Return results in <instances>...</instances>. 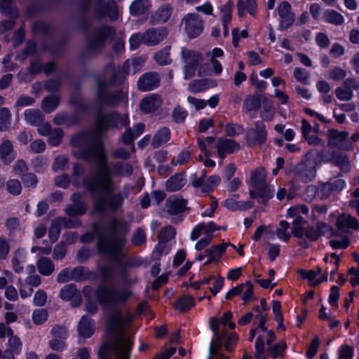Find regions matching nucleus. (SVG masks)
Segmentation results:
<instances>
[{"mask_svg": "<svg viewBox=\"0 0 359 359\" xmlns=\"http://www.w3.org/2000/svg\"><path fill=\"white\" fill-rule=\"evenodd\" d=\"M133 315L128 311L114 309L108 316L107 332L109 338L107 344L102 347L104 349L112 348L116 352L117 359H129L132 342L124 334V331L130 327Z\"/></svg>", "mask_w": 359, "mask_h": 359, "instance_id": "1", "label": "nucleus"}, {"mask_svg": "<svg viewBox=\"0 0 359 359\" xmlns=\"http://www.w3.org/2000/svg\"><path fill=\"white\" fill-rule=\"evenodd\" d=\"M83 292L86 298V309L90 313H95L97 310L95 303L92 302L94 299L106 309L114 308L118 304L123 303L132 295V292L128 286L114 290L100 287L96 291L92 287L86 286L83 288Z\"/></svg>", "mask_w": 359, "mask_h": 359, "instance_id": "2", "label": "nucleus"}, {"mask_svg": "<svg viewBox=\"0 0 359 359\" xmlns=\"http://www.w3.org/2000/svg\"><path fill=\"white\" fill-rule=\"evenodd\" d=\"M231 312L227 311L224 313L220 320L217 318L210 320V328L217 339H213L211 342L209 359H229V358L224 355L222 352V344L224 343L225 349L227 351H231L238 340V336L236 333L229 334L223 333L220 334L219 327L221 325H223L224 327H229L230 329H234L236 325L231 321Z\"/></svg>", "mask_w": 359, "mask_h": 359, "instance_id": "3", "label": "nucleus"}, {"mask_svg": "<svg viewBox=\"0 0 359 359\" xmlns=\"http://www.w3.org/2000/svg\"><path fill=\"white\" fill-rule=\"evenodd\" d=\"M102 164L103 167L98 177L88 186L90 189L99 193V198L95 200V208L97 210H115L121 206L124 198L120 194H108L111 188L109 173L103 162Z\"/></svg>", "mask_w": 359, "mask_h": 359, "instance_id": "4", "label": "nucleus"}, {"mask_svg": "<svg viewBox=\"0 0 359 359\" xmlns=\"http://www.w3.org/2000/svg\"><path fill=\"white\" fill-rule=\"evenodd\" d=\"M254 310L259 313L255 317L259 321V325L256 328L250 330L249 340L252 341L255 336L258 334L255 343V357L257 359H265L263 356V353L265 351V341L270 346L271 343L275 339V334L272 331L267 330L264 327L266 321L265 313L259 311V306H256Z\"/></svg>", "mask_w": 359, "mask_h": 359, "instance_id": "5", "label": "nucleus"}, {"mask_svg": "<svg viewBox=\"0 0 359 359\" xmlns=\"http://www.w3.org/2000/svg\"><path fill=\"white\" fill-rule=\"evenodd\" d=\"M266 173L263 168L255 169L250 175V194L259 203H264L273 195L274 189L266 184Z\"/></svg>", "mask_w": 359, "mask_h": 359, "instance_id": "6", "label": "nucleus"}, {"mask_svg": "<svg viewBox=\"0 0 359 359\" xmlns=\"http://www.w3.org/2000/svg\"><path fill=\"white\" fill-rule=\"evenodd\" d=\"M71 142L82 151L85 157H105L107 154L102 142L86 134L74 135Z\"/></svg>", "mask_w": 359, "mask_h": 359, "instance_id": "7", "label": "nucleus"}, {"mask_svg": "<svg viewBox=\"0 0 359 359\" xmlns=\"http://www.w3.org/2000/svg\"><path fill=\"white\" fill-rule=\"evenodd\" d=\"M180 27L189 38L194 39L202 34L204 21L198 14L189 13L183 17Z\"/></svg>", "mask_w": 359, "mask_h": 359, "instance_id": "8", "label": "nucleus"}, {"mask_svg": "<svg viewBox=\"0 0 359 359\" xmlns=\"http://www.w3.org/2000/svg\"><path fill=\"white\" fill-rule=\"evenodd\" d=\"M129 124L128 115L121 116L114 113L108 115H100L96 121L95 127L97 130H105L111 127L122 128Z\"/></svg>", "mask_w": 359, "mask_h": 359, "instance_id": "9", "label": "nucleus"}, {"mask_svg": "<svg viewBox=\"0 0 359 359\" xmlns=\"http://www.w3.org/2000/svg\"><path fill=\"white\" fill-rule=\"evenodd\" d=\"M181 55L184 62V78L189 79L195 75L196 71L202 61V56L200 53L185 48H182Z\"/></svg>", "mask_w": 359, "mask_h": 359, "instance_id": "10", "label": "nucleus"}, {"mask_svg": "<svg viewBox=\"0 0 359 359\" xmlns=\"http://www.w3.org/2000/svg\"><path fill=\"white\" fill-rule=\"evenodd\" d=\"M215 231V226L213 222H209L208 224H199L192 231L191 239L196 240L199 236H203L196 244V249L201 250L206 247L212 239V233Z\"/></svg>", "mask_w": 359, "mask_h": 359, "instance_id": "11", "label": "nucleus"}, {"mask_svg": "<svg viewBox=\"0 0 359 359\" xmlns=\"http://www.w3.org/2000/svg\"><path fill=\"white\" fill-rule=\"evenodd\" d=\"M125 241L123 238H115L107 240H100L98 243L99 250L109 256H117L124 246Z\"/></svg>", "mask_w": 359, "mask_h": 359, "instance_id": "12", "label": "nucleus"}, {"mask_svg": "<svg viewBox=\"0 0 359 359\" xmlns=\"http://www.w3.org/2000/svg\"><path fill=\"white\" fill-rule=\"evenodd\" d=\"M318 130V126L312 128L306 120L302 121V133L308 143L311 145L323 147L324 142L317 136Z\"/></svg>", "mask_w": 359, "mask_h": 359, "instance_id": "13", "label": "nucleus"}, {"mask_svg": "<svg viewBox=\"0 0 359 359\" xmlns=\"http://www.w3.org/2000/svg\"><path fill=\"white\" fill-rule=\"evenodd\" d=\"M280 25L283 29L288 28L294 22V15L291 12V6L287 1H283L278 8Z\"/></svg>", "mask_w": 359, "mask_h": 359, "instance_id": "14", "label": "nucleus"}, {"mask_svg": "<svg viewBox=\"0 0 359 359\" xmlns=\"http://www.w3.org/2000/svg\"><path fill=\"white\" fill-rule=\"evenodd\" d=\"M144 33V44L155 46L163 41L168 35V31L164 27L149 29Z\"/></svg>", "mask_w": 359, "mask_h": 359, "instance_id": "15", "label": "nucleus"}, {"mask_svg": "<svg viewBox=\"0 0 359 359\" xmlns=\"http://www.w3.org/2000/svg\"><path fill=\"white\" fill-rule=\"evenodd\" d=\"M60 296L62 299L71 302L72 306H77L81 304V296L74 285H67L62 287Z\"/></svg>", "mask_w": 359, "mask_h": 359, "instance_id": "16", "label": "nucleus"}, {"mask_svg": "<svg viewBox=\"0 0 359 359\" xmlns=\"http://www.w3.org/2000/svg\"><path fill=\"white\" fill-rule=\"evenodd\" d=\"M159 77L156 73L149 72L144 74L137 81L138 88L142 91H149L157 87Z\"/></svg>", "mask_w": 359, "mask_h": 359, "instance_id": "17", "label": "nucleus"}, {"mask_svg": "<svg viewBox=\"0 0 359 359\" xmlns=\"http://www.w3.org/2000/svg\"><path fill=\"white\" fill-rule=\"evenodd\" d=\"M328 144L332 147H339L341 149H347L348 146L346 144L348 137L347 132H339L336 130H330L327 133Z\"/></svg>", "mask_w": 359, "mask_h": 359, "instance_id": "18", "label": "nucleus"}, {"mask_svg": "<svg viewBox=\"0 0 359 359\" xmlns=\"http://www.w3.org/2000/svg\"><path fill=\"white\" fill-rule=\"evenodd\" d=\"M163 103L161 97L157 94H150L142 99L140 109L144 113H151L158 109Z\"/></svg>", "mask_w": 359, "mask_h": 359, "instance_id": "19", "label": "nucleus"}, {"mask_svg": "<svg viewBox=\"0 0 359 359\" xmlns=\"http://www.w3.org/2000/svg\"><path fill=\"white\" fill-rule=\"evenodd\" d=\"M266 137L265 126L262 123H258L255 129H251L248 133V141L250 144L263 143Z\"/></svg>", "mask_w": 359, "mask_h": 359, "instance_id": "20", "label": "nucleus"}, {"mask_svg": "<svg viewBox=\"0 0 359 359\" xmlns=\"http://www.w3.org/2000/svg\"><path fill=\"white\" fill-rule=\"evenodd\" d=\"M233 6V1H228L220 7V18L223 26V34L225 37L229 34L228 26L231 21Z\"/></svg>", "mask_w": 359, "mask_h": 359, "instance_id": "21", "label": "nucleus"}, {"mask_svg": "<svg viewBox=\"0 0 359 359\" xmlns=\"http://www.w3.org/2000/svg\"><path fill=\"white\" fill-rule=\"evenodd\" d=\"M95 323L88 316H83L79 320L77 330L80 337L87 339L90 337L95 332Z\"/></svg>", "mask_w": 359, "mask_h": 359, "instance_id": "22", "label": "nucleus"}, {"mask_svg": "<svg viewBox=\"0 0 359 359\" xmlns=\"http://www.w3.org/2000/svg\"><path fill=\"white\" fill-rule=\"evenodd\" d=\"M322 269L320 268H318L317 271H301V276L302 278L307 279L311 286H317L327 280L328 269L327 268L325 269V274L322 278H318V276L320 275Z\"/></svg>", "mask_w": 359, "mask_h": 359, "instance_id": "23", "label": "nucleus"}, {"mask_svg": "<svg viewBox=\"0 0 359 359\" xmlns=\"http://www.w3.org/2000/svg\"><path fill=\"white\" fill-rule=\"evenodd\" d=\"M218 154L220 156L231 154L240 149V145L232 140H219L217 143Z\"/></svg>", "mask_w": 359, "mask_h": 359, "instance_id": "24", "label": "nucleus"}, {"mask_svg": "<svg viewBox=\"0 0 359 359\" xmlns=\"http://www.w3.org/2000/svg\"><path fill=\"white\" fill-rule=\"evenodd\" d=\"M216 86L217 82L214 79L195 80L189 84L188 89L190 92L196 93L215 87Z\"/></svg>", "mask_w": 359, "mask_h": 359, "instance_id": "25", "label": "nucleus"}, {"mask_svg": "<svg viewBox=\"0 0 359 359\" xmlns=\"http://www.w3.org/2000/svg\"><path fill=\"white\" fill-rule=\"evenodd\" d=\"M337 225L341 230L348 229H357L359 227V223L356 219L348 214L340 215L337 220Z\"/></svg>", "mask_w": 359, "mask_h": 359, "instance_id": "26", "label": "nucleus"}, {"mask_svg": "<svg viewBox=\"0 0 359 359\" xmlns=\"http://www.w3.org/2000/svg\"><path fill=\"white\" fill-rule=\"evenodd\" d=\"M80 198L81 196L79 194L73 195V203L66 209V212L69 215H80L85 212L86 206L83 202L80 201Z\"/></svg>", "mask_w": 359, "mask_h": 359, "instance_id": "27", "label": "nucleus"}, {"mask_svg": "<svg viewBox=\"0 0 359 359\" xmlns=\"http://www.w3.org/2000/svg\"><path fill=\"white\" fill-rule=\"evenodd\" d=\"M309 213V208L304 205H295L290 208L287 210V217H294L293 221L294 224H298L302 222V215H307Z\"/></svg>", "mask_w": 359, "mask_h": 359, "instance_id": "28", "label": "nucleus"}, {"mask_svg": "<svg viewBox=\"0 0 359 359\" xmlns=\"http://www.w3.org/2000/svg\"><path fill=\"white\" fill-rule=\"evenodd\" d=\"M144 130V125L143 123H137L134 126L133 128H129L126 130L123 135L122 140L126 144H130L133 140L137 138Z\"/></svg>", "mask_w": 359, "mask_h": 359, "instance_id": "29", "label": "nucleus"}, {"mask_svg": "<svg viewBox=\"0 0 359 359\" xmlns=\"http://www.w3.org/2000/svg\"><path fill=\"white\" fill-rule=\"evenodd\" d=\"M186 205L184 200L174 197L169 198L166 202L168 212L170 215H176L184 211Z\"/></svg>", "mask_w": 359, "mask_h": 359, "instance_id": "30", "label": "nucleus"}, {"mask_svg": "<svg viewBox=\"0 0 359 359\" xmlns=\"http://www.w3.org/2000/svg\"><path fill=\"white\" fill-rule=\"evenodd\" d=\"M172 13V8L169 5L160 7L152 15V20L156 23H163L168 20Z\"/></svg>", "mask_w": 359, "mask_h": 359, "instance_id": "31", "label": "nucleus"}, {"mask_svg": "<svg viewBox=\"0 0 359 359\" xmlns=\"http://www.w3.org/2000/svg\"><path fill=\"white\" fill-rule=\"evenodd\" d=\"M237 8L240 16L244 15L245 12L254 15L257 8V0H238Z\"/></svg>", "mask_w": 359, "mask_h": 359, "instance_id": "32", "label": "nucleus"}, {"mask_svg": "<svg viewBox=\"0 0 359 359\" xmlns=\"http://www.w3.org/2000/svg\"><path fill=\"white\" fill-rule=\"evenodd\" d=\"M151 6L149 0H135L130 6V13L133 15H140L147 12Z\"/></svg>", "mask_w": 359, "mask_h": 359, "instance_id": "33", "label": "nucleus"}, {"mask_svg": "<svg viewBox=\"0 0 359 359\" xmlns=\"http://www.w3.org/2000/svg\"><path fill=\"white\" fill-rule=\"evenodd\" d=\"M8 342L6 344L7 348L5 351H9L13 354H19L22 351V343L20 338L14 334V332H12V334H10L8 337Z\"/></svg>", "mask_w": 359, "mask_h": 359, "instance_id": "34", "label": "nucleus"}, {"mask_svg": "<svg viewBox=\"0 0 359 359\" xmlns=\"http://www.w3.org/2000/svg\"><path fill=\"white\" fill-rule=\"evenodd\" d=\"M227 245L228 244L226 243H223L212 246L211 248L208 250L206 251V254L208 259L205 262V264H208L212 262L219 259L222 254L226 250Z\"/></svg>", "mask_w": 359, "mask_h": 359, "instance_id": "35", "label": "nucleus"}, {"mask_svg": "<svg viewBox=\"0 0 359 359\" xmlns=\"http://www.w3.org/2000/svg\"><path fill=\"white\" fill-rule=\"evenodd\" d=\"M144 59L143 57H136L131 60H127L123 65V70L128 74H134L140 71L143 64Z\"/></svg>", "mask_w": 359, "mask_h": 359, "instance_id": "36", "label": "nucleus"}, {"mask_svg": "<svg viewBox=\"0 0 359 359\" xmlns=\"http://www.w3.org/2000/svg\"><path fill=\"white\" fill-rule=\"evenodd\" d=\"M185 184V180L182 175H177L170 177L166 182V188L170 191H176L182 189Z\"/></svg>", "mask_w": 359, "mask_h": 359, "instance_id": "37", "label": "nucleus"}, {"mask_svg": "<svg viewBox=\"0 0 359 359\" xmlns=\"http://www.w3.org/2000/svg\"><path fill=\"white\" fill-rule=\"evenodd\" d=\"M170 131L168 128H163L157 131L154 136L152 145L154 148L160 147L161 144L167 142L170 139Z\"/></svg>", "mask_w": 359, "mask_h": 359, "instance_id": "38", "label": "nucleus"}, {"mask_svg": "<svg viewBox=\"0 0 359 359\" xmlns=\"http://www.w3.org/2000/svg\"><path fill=\"white\" fill-rule=\"evenodd\" d=\"M323 18L326 22L336 25H341L344 22L343 15L334 10L326 11L324 13Z\"/></svg>", "mask_w": 359, "mask_h": 359, "instance_id": "39", "label": "nucleus"}, {"mask_svg": "<svg viewBox=\"0 0 359 359\" xmlns=\"http://www.w3.org/2000/svg\"><path fill=\"white\" fill-rule=\"evenodd\" d=\"M38 270L43 276H48L54 271L52 261L48 258H41L37 262Z\"/></svg>", "mask_w": 359, "mask_h": 359, "instance_id": "40", "label": "nucleus"}, {"mask_svg": "<svg viewBox=\"0 0 359 359\" xmlns=\"http://www.w3.org/2000/svg\"><path fill=\"white\" fill-rule=\"evenodd\" d=\"M25 262V252L22 249H19L15 252L13 258V268L16 273H20L23 270L22 264Z\"/></svg>", "mask_w": 359, "mask_h": 359, "instance_id": "41", "label": "nucleus"}, {"mask_svg": "<svg viewBox=\"0 0 359 359\" xmlns=\"http://www.w3.org/2000/svg\"><path fill=\"white\" fill-rule=\"evenodd\" d=\"M26 121L32 125H38L42 120L40 111L37 109H29L25 111Z\"/></svg>", "mask_w": 359, "mask_h": 359, "instance_id": "42", "label": "nucleus"}, {"mask_svg": "<svg viewBox=\"0 0 359 359\" xmlns=\"http://www.w3.org/2000/svg\"><path fill=\"white\" fill-rule=\"evenodd\" d=\"M63 223L64 219L62 218H58L53 222L49 229V238L51 242L53 243L57 239L60 233V226Z\"/></svg>", "mask_w": 359, "mask_h": 359, "instance_id": "43", "label": "nucleus"}, {"mask_svg": "<svg viewBox=\"0 0 359 359\" xmlns=\"http://www.w3.org/2000/svg\"><path fill=\"white\" fill-rule=\"evenodd\" d=\"M293 76L298 82L302 83L305 85L310 84L309 73L302 68H295L293 71Z\"/></svg>", "mask_w": 359, "mask_h": 359, "instance_id": "44", "label": "nucleus"}, {"mask_svg": "<svg viewBox=\"0 0 359 359\" xmlns=\"http://www.w3.org/2000/svg\"><path fill=\"white\" fill-rule=\"evenodd\" d=\"M335 95L341 101H348L352 99L353 93L351 89L343 85L335 89Z\"/></svg>", "mask_w": 359, "mask_h": 359, "instance_id": "45", "label": "nucleus"}, {"mask_svg": "<svg viewBox=\"0 0 359 359\" xmlns=\"http://www.w3.org/2000/svg\"><path fill=\"white\" fill-rule=\"evenodd\" d=\"M263 111L261 114V117L263 120L271 121L273 117V112L272 111L273 103L271 100L265 99L262 102Z\"/></svg>", "mask_w": 359, "mask_h": 359, "instance_id": "46", "label": "nucleus"}, {"mask_svg": "<svg viewBox=\"0 0 359 359\" xmlns=\"http://www.w3.org/2000/svg\"><path fill=\"white\" fill-rule=\"evenodd\" d=\"M59 99L57 96L53 95L45 98L42 103L43 110L48 113L52 112L57 107Z\"/></svg>", "mask_w": 359, "mask_h": 359, "instance_id": "47", "label": "nucleus"}, {"mask_svg": "<svg viewBox=\"0 0 359 359\" xmlns=\"http://www.w3.org/2000/svg\"><path fill=\"white\" fill-rule=\"evenodd\" d=\"M194 303V298L189 295L180 297L175 304V307L181 311L189 309Z\"/></svg>", "mask_w": 359, "mask_h": 359, "instance_id": "48", "label": "nucleus"}, {"mask_svg": "<svg viewBox=\"0 0 359 359\" xmlns=\"http://www.w3.org/2000/svg\"><path fill=\"white\" fill-rule=\"evenodd\" d=\"M63 133L61 129L55 128L52 130L48 135V142L52 146L59 145L62 140Z\"/></svg>", "mask_w": 359, "mask_h": 359, "instance_id": "49", "label": "nucleus"}, {"mask_svg": "<svg viewBox=\"0 0 359 359\" xmlns=\"http://www.w3.org/2000/svg\"><path fill=\"white\" fill-rule=\"evenodd\" d=\"M325 162H330L338 166L341 171L348 172L350 170L351 165L348 158H326Z\"/></svg>", "mask_w": 359, "mask_h": 359, "instance_id": "50", "label": "nucleus"}, {"mask_svg": "<svg viewBox=\"0 0 359 359\" xmlns=\"http://www.w3.org/2000/svg\"><path fill=\"white\" fill-rule=\"evenodd\" d=\"M346 74V70L339 67H334L328 72L329 79L336 81L343 80Z\"/></svg>", "mask_w": 359, "mask_h": 359, "instance_id": "51", "label": "nucleus"}, {"mask_svg": "<svg viewBox=\"0 0 359 359\" xmlns=\"http://www.w3.org/2000/svg\"><path fill=\"white\" fill-rule=\"evenodd\" d=\"M289 226L288 222L285 221L280 222V226L276 230V235L280 240L287 241L290 238V234L287 232Z\"/></svg>", "mask_w": 359, "mask_h": 359, "instance_id": "52", "label": "nucleus"}, {"mask_svg": "<svg viewBox=\"0 0 359 359\" xmlns=\"http://www.w3.org/2000/svg\"><path fill=\"white\" fill-rule=\"evenodd\" d=\"M144 33H135L133 34L130 39V48L131 50L137 49L142 43L144 44Z\"/></svg>", "mask_w": 359, "mask_h": 359, "instance_id": "53", "label": "nucleus"}, {"mask_svg": "<svg viewBox=\"0 0 359 359\" xmlns=\"http://www.w3.org/2000/svg\"><path fill=\"white\" fill-rule=\"evenodd\" d=\"M259 106V101L255 96H248L243 104V109L246 112L256 110Z\"/></svg>", "mask_w": 359, "mask_h": 359, "instance_id": "54", "label": "nucleus"}, {"mask_svg": "<svg viewBox=\"0 0 359 359\" xmlns=\"http://www.w3.org/2000/svg\"><path fill=\"white\" fill-rule=\"evenodd\" d=\"M155 60L161 65H166L171 62L169 54V48H165L158 52L155 55Z\"/></svg>", "mask_w": 359, "mask_h": 359, "instance_id": "55", "label": "nucleus"}, {"mask_svg": "<svg viewBox=\"0 0 359 359\" xmlns=\"http://www.w3.org/2000/svg\"><path fill=\"white\" fill-rule=\"evenodd\" d=\"M14 155L13 145L8 140H4L0 144V157Z\"/></svg>", "mask_w": 359, "mask_h": 359, "instance_id": "56", "label": "nucleus"}, {"mask_svg": "<svg viewBox=\"0 0 359 359\" xmlns=\"http://www.w3.org/2000/svg\"><path fill=\"white\" fill-rule=\"evenodd\" d=\"M48 319V313L44 309L34 310L32 313V320L36 325H41Z\"/></svg>", "mask_w": 359, "mask_h": 359, "instance_id": "57", "label": "nucleus"}, {"mask_svg": "<svg viewBox=\"0 0 359 359\" xmlns=\"http://www.w3.org/2000/svg\"><path fill=\"white\" fill-rule=\"evenodd\" d=\"M114 29L110 27H104L96 34V40L99 43L104 42L109 36L114 34Z\"/></svg>", "mask_w": 359, "mask_h": 359, "instance_id": "58", "label": "nucleus"}, {"mask_svg": "<svg viewBox=\"0 0 359 359\" xmlns=\"http://www.w3.org/2000/svg\"><path fill=\"white\" fill-rule=\"evenodd\" d=\"M11 114L6 108L0 109V130H5L10 124Z\"/></svg>", "mask_w": 359, "mask_h": 359, "instance_id": "59", "label": "nucleus"}, {"mask_svg": "<svg viewBox=\"0 0 359 359\" xmlns=\"http://www.w3.org/2000/svg\"><path fill=\"white\" fill-rule=\"evenodd\" d=\"M248 36V32L247 29L240 30L238 28H234L232 30V43L234 46H238L239 41L241 39H245Z\"/></svg>", "mask_w": 359, "mask_h": 359, "instance_id": "60", "label": "nucleus"}, {"mask_svg": "<svg viewBox=\"0 0 359 359\" xmlns=\"http://www.w3.org/2000/svg\"><path fill=\"white\" fill-rule=\"evenodd\" d=\"M353 356V348L346 345H342L338 351V359H352Z\"/></svg>", "mask_w": 359, "mask_h": 359, "instance_id": "61", "label": "nucleus"}, {"mask_svg": "<svg viewBox=\"0 0 359 359\" xmlns=\"http://www.w3.org/2000/svg\"><path fill=\"white\" fill-rule=\"evenodd\" d=\"M170 246L167 243V241L159 240V243L155 248L153 254L154 255H156L159 256L165 255L170 252Z\"/></svg>", "mask_w": 359, "mask_h": 359, "instance_id": "62", "label": "nucleus"}, {"mask_svg": "<svg viewBox=\"0 0 359 359\" xmlns=\"http://www.w3.org/2000/svg\"><path fill=\"white\" fill-rule=\"evenodd\" d=\"M7 190L11 194H19L22 190L20 182L17 180H11L7 182Z\"/></svg>", "mask_w": 359, "mask_h": 359, "instance_id": "63", "label": "nucleus"}, {"mask_svg": "<svg viewBox=\"0 0 359 359\" xmlns=\"http://www.w3.org/2000/svg\"><path fill=\"white\" fill-rule=\"evenodd\" d=\"M175 236V230L171 226L165 227L159 234V240L168 241Z\"/></svg>", "mask_w": 359, "mask_h": 359, "instance_id": "64", "label": "nucleus"}]
</instances>
